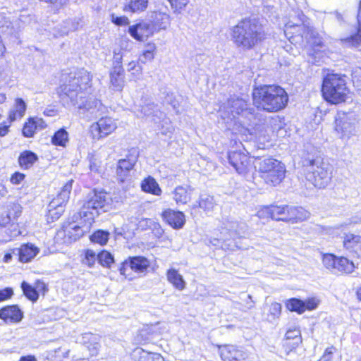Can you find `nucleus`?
<instances>
[{
    "label": "nucleus",
    "mask_w": 361,
    "mask_h": 361,
    "mask_svg": "<svg viewBox=\"0 0 361 361\" xmlns=\"http://www.w3.org/2000/svg\"><path fill=\"white\" fill-rule=\"evenodd\" d=\"M252 100L257 110L277 113L286 109L289 97L286 90L279 85L263 84L254 87Z\"/></svg>",
    "instance_id": "3"
},
{
    "label": "nucleus",
    "mask_w": 361,
    "mask_h": 361,
    "mask_svg": "<svg viewBox=\"0 0 361 361\" xmlns=\"http://www.w3.org/2000/svg\"><path fill=\"white\" fill-rule=\"evenodd\" d=\"M58 234L63 242L71 243L82 237L83 231L75 221L68 219L61 225Z\"/></svg>",
    "instance_id": "15"
},
{
    "label": "nucleus",
    "mask_w": 361,
    "mask_h": 361,
    "mask_svg": "<svg viewBox=\"0 0 361 361\" xmlns=\"http://www.w3.org/2000/svg\"><path fill=\"white\" fill-rule=\"evenodd\" d=\"M27 104L20 97L14 100L13 107L8 111L7 117L12 121L21 119L25 114Z\"/></svg>",
    "instance_id": "33"
},
{
    "label": "nucleus",
    "mask_w": 361,
    "mask_h": 361,
    "mask_svg": "<svg viewBox=\"0 0 361 361\" xmlns=\"http://www.w3.org/2000/svg\"><path fill=\"white\" fill-rule=\"evenodd\" d=\"M336 351V348L333 345L326 348L318 361H332L334 353Z\"/></svg>",
    "instance_id": "55"
},
{
    "label": "nucleus",
    "mask_w": 361,
    "mask_h": 361,
    "mask_svg": "<svg viewBox=\"0 0 361 361\" xmlns=\"http://www.w3.org/2000/svg\"><path fill=\"white\" fill-rule=\"evenodd\" d=\"M125 70L122 58L116 60L109 72V82L117 90H121L125 85Z\"/></svg>",
    "instance_id": "21"
},
{
    "label": "nucleus",
    "mask_w": 361,
    "mask_h": 361,
    "mask_svg": "<svg viewBox=\"0 0 361 361\" xmlns=\"http://www.w3.org/2000/svg\"><path fill=\"white\" fill-rule=\"evenodd\" d=\"M221 361H245L247 353L241 347L231 344H218L216 345Z\"/></svg>",
    "instance_id": "13"
},
{
    "label": "nucleus",
    "mask_w": 361,
    "mask_h": 361,
    "mask_svg": "<svg viewBox=\"0 0 361 361\" xmlns=\"http://www.w3.org/2000/svg\"><path fill=\"white\" fill-rule=\"evenodd\" d=\"M144 226L143 229L150 231V233L154 239L160 240L164 234V229L157 221L150 218H145L142 220Z\"/></svg>",
    "instance_id": "38"
},
{
    "label": "nucleus",
    "mask_w": 361,
    "mask_h": 361,
    "mask_svg": "<svg viewBox=\"0 0 361 361\" xmlns=\"http://www.w3.org/2000/svg\"><path fill=\"white\" fill-rule=\"evenodd\" d=\"M18 361H37L35 355L29 354L20 357Z\"/></svg>",
    "instance_id": "64"
},
{
    "label": "nucleus",
    "mask_w": 361,
    "mask_h": 361,
    "mask_svg": "<svg viewBox=\"0 0 361 361\" xmlns=\"http://www.w3.org/2000/svg\"><path fill=\"white\" fill-rule=\"evenodd\" d=\"M73 180H68L61 188L59 193L54 197L57 198L58 201L63 204H66L70 198V195L72 190Z\"/></svg>",
    "instance_id": "46"
},
{
    "label": "nucleus",
    "mask_w": 361,
    "mask_h": 361,
    "mask_svg": "<svg viewBox=\"0 0 361 361\" xmlns=\"http://www.w3.org/2000/svg\"><path fill=\"white\" fill-rule=\"evenodd\" d=\"M8 193V188L2 183H0V200L5 198Z\"/></svg>",
    "instance_id": "63"
},
{
    "label": "nucleus",
    "mask_w": 361,
    "mask_h": 361,
    "mask_svg": "<svg viewBox=\"0 0 361 361\" xmlns=\"http://www.w3.org/2000/svg\"><path fill=\"white\" fill-rule=\"evenodd\" d=\"M305 39L306 42L310 44V48L313 55L324 52V48L325 47V43L323 38L312 26H311L308 32H307Z\"/></svg>",
    "instance_id": "26"
},
{
    "label": "nucleus",
    "mask_w": 361,
    "mask_h": 361,
    "mask_svg": "<svg viewBox=\"0 0 361 361\" xmlns=\"http://www.w3.org/2000/svg\"><path fill=\"white\" fill-rule=\"evenodd\" d=\"M340 41L342 44L352 47H357L361 44V14H358L357 18L355 32L348 37L340 39Z\"/></svg>",
    "instance_id": "39"
},
{
    "label": "nucleus",
    "mask_w": 361,
    "mask_h": 361,
    "mask_svg": "<svg viewBox=\"0 0 361 361\" xmlns=\"http://www.w3.org/2000/svg\"><path fill=\"white\" fill-rule=\"evenodd\" d=\"M97 260V254L91 249H85L83 250L82 258L81 259L82 264L86 265L89 268L94 266Z\"/></svg>",
    "instance_id": "51"
},
{
    "label": "nucleus",
    "mask_w": 361,
    "mask_h": 361,
    "mask_svg": "<svg viewBox=\"0 0 361 361\" xmlns=\"http://www.w3.org/2000/svg\"><path fill=\"white\" fill-rule=\"evenodd\" d=\"M25 173L20 171H15L11 175L9 181L12 185H17L20 184L25 180Z\"/></svg>",
    "instance_id": "56"
},
{
    "label": "nucleus",
    "mask_w": 361,
    "mask_h": 361,
    "mask_svg": "<svg viewBox=\"0 0 361 361\" xmlns=\"http://www.w3.org/2000/svg\"><path fill=\"white\" fill-rule=\"evenodd\" d=\"M57 114H58V111H57V109H56L54 108L46 109L43 111V114L45 116H48V117L55 116L57 115Z\"/></svg>",
    "instance_id": "61"
},
{
    "label": "nucleus",
    "mask_w": 361,
    "mask_h": 361,
    "mask_svg": "<svg viewBox=\"0 0 361 361\" xmlns=\"http://www.w3.org/2000/svg\"><path fill=\"white\" fill-rule=\"evenodd\" d=\"M97 261L102 267L105 268H111L115 262L113 255L106 250H102L98 252Z\"/></svg>",
    "instance_id": "48"
},
{
    "label": "nucleus",
    "mask_w": 361,
    "mask_h": 361,
    "mask_svg": "<svg viewBox=\"0 0 361 361\" xmlns=\"http://www.w3.org/2000/svg\"><path fill=\"white\" fill-rule=\"evenodd\" d=\"M310 212L302 207L289 205L286 223H300L307 220L310 217Z\"/></svg>",
    "instance_id": "30"
},
{
    "label": "nucleus",
    "mask_w": 361,
    "mask_h": 361,
    "mask_svg": "<svg viewBox=\"0 0 361 361\" xmlns=\"http://www.w3.org/2000/svg\"><path fill=\"white\" fill-rule=\"evenodd\" d=\"M135 165V161L129 157L119 159L116 169L117 180L120 183H124L130 176V172Z\"/></svg>",
    "instance_id": "29"
},
{
    "label": "nucleus",
    "mask_w": 361,
    "mask_h": 361,
    "mask_svg": "<svg viewBox=\"0 0 361 361\" xmlns=\"http://www.w3.org/2000/svg\"><path fill=\"white\" fill-rule=\"evenodd\" d=\"M310 27V25L304 23L300 24L288 23L284 26V34L291 43H297L303 38H306L307 32Z\"/></svg>",
    "instance_id": "19"
},
{
    "label": "nucleus",
    "mask_w": 361,
    "mask_h": 361,
    "mask_svg": "<svg viewBox=\"0 0 361 361\" xmlns=\"http://www.w3.org/2000/svg\"><path fill=\"white\" fill-rule=\"evenodd\" d=\"M13 123V121L9 120L8 117L6 121L0 123V137H4L9 133Z\"/></svg>",
    "instance_id": "57"
},
{
    "label": "nucleus",
    "mask_w": 361,
    "mask_h": 361,
    "mask_svg": "<svg viewBox=\"0 0 361 361\" xmlns=\"http://www.w3.org/2000/svg\"><path fill=\"white\" fill-rule=\"evenodd\" d=\"M269 35L266 26L259 18L250 17L242 18L231 29L233 44L244 50H250L261 45Z\"/></svg>",
    "instance_id": "2"
},
{
    "label": "nucleus",
    "mask_w": 361,
    "mask_h": 361,
    "mask_svg": "<svg viewBox=\"0 0 361 361\" xmlns=\"http://www.w3.org/2000/svg\"><path fill=\"white\" fill-rule=\"evenodd\" d=\"M353 128V124L347 113L339 111L334 121V129L336 132L345 135Z\"/></svg>",
    "instance_id": "32"
},
{
    "label": "nucleus",
    "mask_w": 361,
    "mask_h": 361,
    "mask_svg": "<svg viewBox=\"0 0 361 361\" xmlns=\"http://www.w3.org/2000/svg\"><path fill=\"white\" fill-rule=\"evenodd\" d=\"M23 212V207L18 202H11L4 205L0 213V228L11 227L17 224Z\"/></svg>",
    "instance_id": "11"
},
{
    "label": "nucleus",
    "mask_w": 361,
    "mask_h": 361,
    "mask_svg": "<svg viewBox=\"0 0 361 361\" xmlns=\"http://www.w3.org/2000/svg\"><path fill=\"white\" fill-rule=\"evenodd\" d=\"M132 361H166L159 353L145 350L141 347L135 348L130 354Z\"/></svg>",
    "instance_id": "25"
},
{
    "label": "nucleus",
    "mask_w": 361,
    "mask_h": 361,
    "mask_svg": "<svg viewBox=\"0 0 361 361\" xmlns=\"http://www.w3.org/2000/svg\"><path fill=\"white\" fill-rule=\"evenodd\" d=\"M128 33L137 42H143L155 34L149 22L143 20L130 25Z\"/></svg>",
    "instance_id": "20"
},
{
    "label": "nucleus",
    "mask_w": 361,
    "mask_h": 361,
    "mask_svg": "<svg viewBox=\"0 0 361 361\" xmlns=\"http://www.w3.org/2000/svg\"><path fill=\"white\" fill-rule=\"evenodd\" d=\"M303 303L305 305V312H306L315 310L318 306L319 302L314 298H310L305 301L303 300Z\"/></svg>",
    "instance_id": "58"
},
{
    "label": "nucleus",
    "mask_w": 361,
    "mask_h": 361,
    "mask_svg": "<svg viewBox=\"0 0 361 361\" xmlns=\"http://www.w3.org/2000/svg\"><path fill=\"white\" fill-rule=\"evenodd\" d=\"M122 9L124 12L138 13L146 10L148 6V0H126Z\"/></svg>",
    "instance_id": "41"
},
{
    "label": "nucleus",
    "mask_w": 361,
    "mask_h": 361,
    "mask_svg": "<svg viewBox=\"0 0 361 361\" xmlns=\"http://www.w3.org/2000/svg\"><path fill=\"white\" fill-rule=\"evenodd\" d=\"M320 92L322 99L331 105L344 104L351 96L345 75L329 69L322 77Z\"/></svg>",
    "instance_id": "4"
},
{
    "label": "nucleus",
    "mask_w": 361,
    "mask_h": 361,
    "mask_svg": "<svg viewBox=\"0 0 361 361\" xmlns=\"http://www.w3.org/2000/svg\"><path fill=\"white\" fill-rule=\"evenodd\" d=\"M192 192L190 185H178L172 192L173 199L177 205H185L190 202Z\"/></svg>",
    "instance_id": "28"
},
{
    "label": "nucleus",
    "mask_w": 361,
    "mask_h": 361,
    "mask_svg": "<svg viewBox=\"0 0 361 361\" xmlns=\"http://www.w3.org/2000/svg\"><path fill=\"white\" fill-rule=\"evenodd\" d=\"M324 267L331 271L341 275H348L355 269L354 262L345 257L336 256L333 253H324L322 255Z\"/></svg>",
    "instance_id": "9"
},
{
    "label": "nucleus",
    "mask_w": 361,
    "mask_h": 361,
    "mask_svg": "<svg viewBox=\"0 0 361 361\" xmlns=\"http://www.w3.org/2000/svg\"><path fill=\"white\" fill-rule=\"evenodd\" d=\"M48 123L42 117L29 116L23 124L21 133L26 138H32L38 131L45 130Z\"/></svg>",
    "instance_id": "17"
},
{
    "label": "nucleus",
    "mask_w": 361,
    "mask_h": 361,
    "mask_svg": "<svg viewBox=\"0 0 361 361\" xmlns=\"http://www.w3.org/2000/svg\"><path fill=\"white\" fill-rule=\"evenodd\" d=\"M301 331L298 326L288 328L285 334L283 346L288 353L302 344Z\"/></svg>",
    "instance_id": "22"
},
{
    "label": "nucleus",
    "mask_w": 361,
    "mask_h": 361,
    "mask_svg": "<svg viewBox=\"0 0 361 361\" xmlns=\"http://www.w3.org/2000/svg\"><path fill=\"white\" fill-rule=\"evenodd\" d=\"M52 8L55 13H58L61 8H63L68 4L70 0H40Z\"/></svg>",
    "instance_id": "52"
},
{
    "label": "nucleus",
    "mask_w": 361,
    "mask_h": 361,
    "mask_svg": "<svg viewBox=\"0 0 361 361\" xmlns=\"http://www.w3.org/2000/svg\"><path fill=\"white\" fill-rule=\"evenodd\" d=\"M6 54V47L2 36L0 35V59H2L5 56Z\"/></svg>",
    "instance_id": "62"
},
{
    "label": "nucleus",
    "mask_w": 361,
    "mask_h": 361,
    "mask_svg": "<svg viewBox=\"0 0 361 361\" xmlns=\"http://www.w3.org/2000/svg\"><path fill=\"white\" fill-rule=\"evenodd\" d=\"M70 350H67L66 351L61 352L60 348H58L54 350V357L55 358H68L69 357Z\"/></svg>",
    "instance_id": "60"
},
{
    "label": "nucleus",
    "mask_w": 361,
    "mask_h": 361,
    "mask_svg": "<svg viewBox=\"0 0 361 361\" xmlns=\"http://www.w3.org/2000/svg\"><path fill=\"white\" fill-rule=\"evenodd\" d=\"M142 67L138 61H131L128 63V71L130 73L132 80L136 81L142 75Z\"/></svg>",
    "instance_id": "50"
},
{
    "label": "nucleus",
    "mask_w": 361,
    "mask_h": 361,
    "mask_svg": "<svg viewBox=\"0 0 361 361\" xmlns=\"http://www.w3.org/2000/svg\"><path fill=\"white\" fill-rule=\"evenodd\" d=\"M92 86L91 73L83 68H76L67 73L65 82L58 87L56 93L60 99H69L73 105H78L79 109L87 111L93 107L94 102L87 97L79 102L78 95L91 89Z\"/></svg>",
    "instance_id": "1"
},
{
    "label": "nucleus",
    "mask_w": 361,
    "mask_h": 361,
    "mask_svg": "<svg viewBox=\"0 0 361 361\" xmlns=\"http://www.w3.org/2000/svg\"><path fill=\"white\" fill-rule=\"evenodd\" d=\"M151 268L150 259L143 255L129 256L120 264L121 275L128 280L133 279V274H145Z\"/></svg>",
    "instance_id": "7"
},
{
    "label": "nucleus",
    "mask_w": 361,
    "mask_h": 361,
    "mask_svg": "<svg viewBox=\"0 0 361 361\" xmlns=\"http://www.w3.org/2000/svg\"><path fill=\"white\" fill-rule=\"evenodd\" d=\"M302 167L307 173V178L314 187L324 188L330 183L331 173L324 166L323 158L317 155L302 160Z\"/></svg>",
    "instance_id": "6"
},
{
    "label": "nucleus",
    "mask_w": 361,
    "mask_h": 361,
    "mask_svg": "<svg viewBox=\"0 0 361 361\" xmlns=\"http://www.w3.org/2000/svg\"><path fill=\"white\" fill-rule=\"evenodd\" d=\"M286 308L291 312L301 314L305 312L303 300L296 298L288 299L285 302Z\"/></svg>",
    "instance_id": "45"
},
{
    "label": "nucleus",
    "mask_w": 361,
    "mask_h": 361,
    "mask_svg": "<svg viewBox=\"0 0 361 361\" xmlns=\"http://www.w3.org/2000/svg\"><path fill=\"white\" fill-rule=\"evenodd\" d=\"M38 155L31 150H23L18 157V164L22 170H29L38 161Z\"/></svg>",
    "instance_id": "31"
},
{
    "label": "nucleus",
    "mask_w": 361,
    "mask_h": 361,
    "mask_svg": "<svg viewBox=\"0 0 361 361\" xmlns=\"http://www.w3.org/2000/svg\"><path fill=\"white\" fill-rule=\"evenodd\" d=\"M282 306L281 303L277 302H271L267 309L264 314V319L267 322H272L278 319L281 314Z\"/></svg>",
    "instance_id": "43"
},
{
    "label": "nucleus",
    "mask_w": 361,
    "mask_h": 361,
    "mask_svg": "<svg viewBox=\"0 0 361 361\" xmlns=\"http://www.w3.org/2000/svg\"><path fill=\"white\" fill-rule=\"evenodd\" d=\"M288 204H271L262 206L257 212V216L263 220L272 219L286 222Z\"/></svg>",
    "instance_id": "10"
},
{
    "label": "nucleus",
    "mask_w": 361,
    "mask_h": 361,
    "mask_svg": "<svg viewBox=\"0 0 361 361\" xmlns=\"http://www.w3.org/2000/svg\"><path fill=\"white\" fill-rule=\"evenodd\" d=\"M361 244V235L346 233L343 236V246L347 250H353Z\"/></svg>",
    "instance_id": "47"
},
{
    "label": "nucleus",
    "mask_w": 361,
    "mask_h": 361,
    "mask_svg": "<svg viewBox=\"0 0 361 361\" xmlns=\"http://www.w3.org/2000/svg\"><path fill=\"white\" fill-rule=\"evenodd\" d=\"M160 216L165 224L174 230L183 228L186 222L185 215L182 211L171 208L163 209Z\"/></svg>",
    "instance_id": "16"
},
{
    "label": "nucleus",
    "mask_w": 361,
    "mask_h": 361,
    "mask_svg": "<svg viewBox=\"0 0 361 361\" xmlns=\"http://www.w3.org/2000/svg\"><path fill=\"white\" fill-rule=\"evenodd\" d=\"M20 288L25 297L32 302H37L40 294L44 295L49 290L48 285L42 279L35 280L33 286L23 281Z\"/></svg>",
    "instance_id": "14"
},
{
    "label": "nucleus",
    "mask_w": 361,
    "mask_h": 361,
    "mask_svg": "<svg viewBox=\"0 0 361 361\" xmlns=\"http://www.w3.org/2000/svg\"><path fill=\"white\" fill-rule=\"evenodd\" d=\"M216 205V204L213 196L204 194L200 195L196 203L191 207V210L196 211L200 209L207 214L212 212Z\"/></svg>",
    "instance_id": "37"
},
{
    "label": "nucleus",
    "mask_w": 361,
    "mask_h": 361,
    "mask_svg": "<svg viewBox=\"0 0 361 361\" xmlns=\"http://www.w3.org/2000/svg\"><path fill=\"white\" fill-rule=\"evenodd\" d=\"M154 33L166 30L170 24V17L168 14L155 12L152 19L149 20Z\"/></svg>",
    "instance_id": "36"
},
{
    "label": "nucleus",
    "mask_w": 361,
    "mask_h": 361,
    "mask_svg": "<svg viewBox=\"0 0 361 361\" xmlns=\"http://www.w3.org/2000/svg\"><path fill=\"white\" fill-rule=\"evenodd\" d=\"M18 256L19 262L25 264L32 261L39 252V249L32 243H23L19 247L12 250V252Z\"/></svg>",
    "instance_id": "24"
},
{
    "label": "nucleus",
    "mask_w": 361,
    "mask_h": 361,
    "mask_svg": "<svg viewBox=\"0 0 361 361\" xmlns=\"http://www.w3.org/2000/svg\"><path fill=\"white\" fill-rule=\"evenodd\" d=\"M106 204V197L104 192L94 191L93 195L87 200L85 206L87 209L98 210Z\"/></svg>",
    "instance_id": "42"
},
{
    "label": "nucleus",
    "mask_w": 361,
    "mask_h": 361,
    "mask_svg": "<svg viewBox=\"0 0 361 361\" xmlns=\"http://www.w3.org/2000/svg\"><path fill=\"white\" fill-rule=\"evenodd\" d=\"M50 142L52 145L66 148L70 142V135L66 128L61 127L55 130L51 136Z\"/></svg>",
    "instance_id": "35"
},
{
    "label": "nucleus",
    "mask_w": 361,
    "mask_h": 361,
    "mask_svg": "<svg viewBox=\"0 0 361 361\" xmlns=\"http://www.w3.org/2000/svg\"><path fill=\"white\" fill-rule=\"evenodd\" d=\"M145 47L147 49L142 51L139 58L142 63L152 61L154 59L157 52V46L152 42L146 43Z\"/></svg>",
    "instance_id": "44"
},
{
    "label": "nucleus",
    "mask_w": 361,
    "mask_h": 361,
    "mask_svg": "<svg viewBox=\"0 0 361 361\" xmlns=\"http://www.w3.org/2000/svg\"><path fill=\"white\" fill-rule=\"evenodd\" d=\"M230 113L234 118L246 117L253 114V109L250 107L247 100L241 97H231L227 101Z\"/></svg>",
    "instance_id": "18"
},
{
    "label": "nucleus",
    "mask_w": 361,
    "mask_h": 361,
    "mask_svg": "<svg viewBox=\"0 0 361 361\" xmlns=\"http://www.w3.org/2000/svg\"><path fill=\"white\" fill-rule=\"evenodd\" d=\"M65 206L57 198H53L48 204L45 215L47 222L51 224L59 219L64 213Z\"/></svg>",
    "instance_id": "27"
},
{
    "label": "nucleus",
    "mask_w": 361,
    "mask_h": 361,
    "mask_svg": "<svg viewBox=\"0 0 361 361\" xmlns=\"http://www.w3.org/2000/svg\"><path fill=\"white\" fill-rule=\"evenodd\" d=\"M117 128L118 125L114 118L103 116L90 125L88 135L92 142H98L114 133Z\"/></svg>",
    "instance_id": "8"
},
{
    "label": "nucleus",
    "mask_w": 361,
    "mask_h": 361,
    "mask_svg": "<svg viewBox=\"0 0 361 361\" xmlns=\"http://www.w3.org/2000/svg\"><path fill=\"white\" fill-rule=\"evenodd\" d=\"M228 163L239 174L247 173L252 166V159L249 153L243 150L229 151L227 154Z\"/></svg>",
    "instance_id": "12"
},
{
    "label": "nucleus",
    "mask_w": 361,
    "mask_h": 361,
    "mask_svg": "<svg viewBox=\"0 0 361 361\" xmlns=\"http://www.w3.org/2000/svg\"><path fill=\"white\" fill-rule=\"evenodd\" d=\"M257 173L264 184L269 187H276L283 181L286 168L282 161L269 157L259 162Z\"/></svg>",
    "instance_id": "5"
},
{
    "label": "nucleus",
    "mask_w": 361,
    "mask_h": 361,
    "mask_svg": "<svg viewBox=\"0 0 361 361\" xmlns=\"http://www.w3.org/2000/svg\"><path fill=\"white\" fill-rule=\"evenodd\" d=\"M174 12L180 13L190 4V0H167Z\"/></svg>",
    "instance_id": "53"
},
{
    "label": "nucleus",
    "mask_w": 361,
    "mask_h": 361,
    "mask_svg": "<svg viewBox=\"0 0 361 361\" xmlns=\"http://www.w3.org/2000/svg\"><path fill=\"white\" fill-rule=\"evenodd\" d=\"M110 17L111 21L117 26H127L130 23L128 18L126 16H116L112 13Z\"/></svg>",
    "instance_id": "54"
},
{
    "label": "nucleus",
    "mask_w": 361,
    "mask_h": 361,
    "mask_svg": "<svg viewBox=\"0 0 361 361\" xmlns=\"http://www.w3.org/2000/svg\"><path fill=\"white\" fill-rule=\"evenodd\" d=\"M13 294V291L11 288H5L0 289V302L10 299Z\"/></svg>",
    "instance_id": "59"
},
{
    "label": "nucleus",
    "mask_w": 361,
    "mask_h": 361,
    "mask_svg": "<svg viewBox=\"0 0 361 361\" xmlns=\"http://www.w3.org/2000/svg\"><path fill=\"white\" fill-rule=\"evenodd\" d=\"M167 281L178 290H183L185 288V281L178 271L174 268L167 269L166 272Z\"/></svg>",
    "instance_id": "40"
},
{
    "label": "nucleus",
    "mask_w": 361,
    "mask_h": 361,
    "mask_svg": "<svg viewBox=\"0 0 361 361\" xmlns=\"http://www.w3.org/2000/svg\"><path fill=\"white\" fill-rule=\"evenodd\" d=\"M23 318V312L17 305H5L0 308V319L6 324H17Z\"/></svg>",
    "instance_id": "23"
},
{
    "label": "nucleus",
    "mask_w": 361,
    "mask_h": 361,
    "mask_svg": "<svg viewBox=\"0 0 361 361\" xmlns=\"http://www.w3.org/2000/svg\"><path fill=\"white\" fill-rule=\"evenodd\" d=\"M141 190L154 196H160L162 190L156 179L152 176H147L140 183Z\"/></svg>",
    "instance_id": "34"
},
{
    "label": "nucleus",
    "mask_w": 361,
    "mask_h": 361,
    "mask_svg": "<svg viewBox=\"0 0 361 361\" xmlns=\"http://www.w3.org/2000/svg\"><path fill=\"white\" fill-rule=\"evenodd\" d=\"M109 239V233L106 231L97 230L90 236L92 243L104 246L106 245Z\"/></svg>",
    "instance_id": "49"
}]
</instances>
